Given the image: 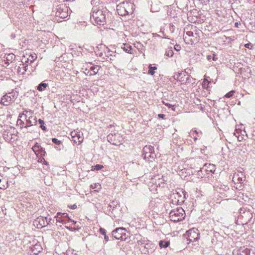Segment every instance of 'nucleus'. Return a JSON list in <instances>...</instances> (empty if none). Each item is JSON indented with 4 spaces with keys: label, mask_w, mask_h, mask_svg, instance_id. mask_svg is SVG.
Instances as JSON below:
<instances>
[{
    "label": "nucleus",
    "mask_w": 255,
    "mask_h": 255,
    "mask_svg": "<svg viewBox=\"0 0 255 255\" xmlns=\"http://www.w3.org/2000/svg\"><path fill=\"white\" fill-rule=\"evenodd\" d=\"M169 217L174 222H179L184 218L185 212L182 208H178L170 211Z\"/></svg>",
    "instance_id": "1"
},
{
    "label": "nucleus",
    "mask_w": 255,
    "mask_h": 255,
    "mask_svg": "<svg viewBox=\"0 0 255 255\" xmlns=\"http://www.w3.org/2000/svg\"><path fill=\"white\" fill-rule=\"evenodd\" d=\"M92 17L95 21V22L99 25H104L105 20L106 16L101 10H97L93 8L92 9Z\"/></svg>",
    "instance_id": "2"
},
{
    "label": "nucleus",
    "mask_w": 255,
    "mask_h": 255,
    "mask_svg": "<svg viewBox=\"0 0 255 255\" xmlns=\"http://www.w3.org/2000/svg\"><path fill=\"white\" fill-rule=\"evenodd\" d=\"M143 156L145 160L152 161L154 159V148L151 145H146L143 148Z\"/></svg>",
    "instance_id": "3"
},
{
    "label": "nucleus",
    "mask_w": 255,
    "mask_h": 255,
    "mask_svg": "<svg viewBox=\"0 0 255 255\" xmlns=\"http://www.w3.org/2000/svg\"><path fill=\"white\" fill-rule=\"evenodd\" d=\"M68 8L64 4L57 6L55 12V15L61 18H66L68 16Z\"/></svg>",
    "instance_id": "4"
},
{
    "label": "nucleus",
    "mask_w": 255,
    "mask_h": 255,
    "mask_svg": "<svg viewBox=\"0 0 255 255\" xmlns=\"http://www.w3.org/2000/svg\"><path fill=\"white\" fill-rule=\"evenodd\" d=\"M134 6V4L132 2H131L130 0H125L123 2L120 3L117 7H122L124 8L126 13H124L125 15L126 14H129L130 13H131L133 11V7Z\"/></svg>",
    "instance_id": "5"
},
{
    "label": "nucleus",
    "mask_w": 255,
    "mask_h": 255,
    "mask_svg": "<svg viewBox=\"0 0 255 255\" xmlns=\"http://www.w3.org/2000/svg\"><path fill=\"white\" fill-rule=\"evenodd\" d=\"M186 234L188 236L187 240L191 242H196L199 238L200 234L196 229L193 228L189 230Z\"/></svg>",
    "instance_id": "6"
},
{
    "label": "nucleus",
    "mask_w": 255,
    "mask_h": 255,
    "mask_svg": "<svg viewBox=\"0 0 255 255\" xmlns=\"http://www.w3.org/2000/svg\"><path fill=\"white\" fill-rule=\"evenodd\" d=\"M122 137L119 133L109 134L107 136L108 141L112 144L116 145H119L121 144L122 140H120Z\"/></svg>",
    "instance_id": "7"
},
{
    "label": "nucleus",
    "mask_w": 255,
    "mask_h": 255,
    "mask_svg": "<svg viewBox=\"0 0 255 255\" xmlns=\"http://www.w3.org/2000/svg\"><path fill=\"white\" fill-rule=\"evenodd\" d=\"M71 140L75 143L80 144L83 140V137L82 134H81L79 131L74 130L71 132Z\"/></svg>",
    "instance_id": "8"
},
{
    "label": "nucleus",
    "mask_w": 255,
    "mask_h": 255,
    "mask_svg": "<svg viewBox=\"0 0 255 255\" xmlns=\"http://www.w3.org/2000/svg\"><path fill=\"white\" fill-rule=\"evenodd\" d=\"M124 228H118L112 232V236L117 240H123V231H125Z\"/></svg>",
    "instance_id": "9"
},
{
    "label": "nucleus",
    "mask_w": 255,
    "mask_h": 255,
    "mask_svg": "<svg viewBox=\"0 0 255 255\" xmlns=\"http://www.w3.org/2000/svg\"><path fill=\"white\" fill-rule=\"evenodd\" d=\"M13 99L14 96H13V98H10V96L6 94L1 98V102L4 106H7L12 103V101Z\"/></svg>",
    "instance_id": "10"
},
{
    "label": "nucleus",
    "mask_w": 255,
    "mask_h": 255,
    "mask_svg": "<svg viewBox=\"0 0 255 255\" xmlns=\"http://www.w3.org/2000/svg\"><path fill=\"white\" fill-rule=\"evenodd\" d=\"M31 250L34 254L37 255L42 250V248L39 244L36 243L31 248Z\"/></svg>",
    "instance_id": "11"
},
{
    "label": "nucleus",
    "mask_w": 255,
    "mask_h": 255,
    "mask_svg": "<svg viewBox=\"0 0 255 255\" xmlns=\"http://www.w3.org/2000/svg\"><path fill=\"white\" fill-rule=\"evenodd\" d=\"M186 73L185 72H183L181 73H178L176 76H174L175 78L181 82H184L186 79Z\"/></svg>",
    "instance_id": "12"
},
{
    "label": "nucleus",
    "mask_w": 255,
    "mask_h": 255,
    "mask_svg": "<svg viewBox=\"0 0 255 255\" xmlns=\"http://www.w3.org/2000/svg\"><path fill=\"white\" fill-rule=\"evenodd\" d=\"M121 48L128 53H132L131 51L132 50V47L128 44H123L121 46Z\"/></svg>",
    "instance_id": "13"
},
{
    "label": "nucleus",
    "mask_w": 255,
    "mask_h": 255,
    "mask_svg": "<svg viewBox=\"0 0 255 255\" xmlns=\"http://www.w3.org/2000/svg\"><path fill=\"white\" fill-rule=\"evenodd\" d=\"M62 213L58 212L57 215L55 216L54 218L56 219V222H59L62 224H66V222L63 218L62 216H61Z\"/></svg>",
    "instance_id": "14"
},
{
    "label": "nucleus",
    "mask_w": 255,
    "mask_h": 255,
    "mask_svg": "<svg viewBox=\"0 0 255 255\" xmlns=\"http://www.w3.org/2000/svg\"><path fill=\"white\" fill-rule=\"evenodd\" d=\"M37 56L35 54L33 55H30L29 56L28 58H27V60H25L24 61V59H22V62L28 63L30 62V63H32L36 58Z\"/></svg>",
    "instance_id": "15"
},
{
    "label": "nucleus",
    "mask_w": 255,
    "mask_h": 255,
    "mask_svg": "<svg viewBox=\"0 0 255 255\" xmlns=\"http://www.w3.org/2000/svg\"><path fill=\"white\" fill-rule=\"evenodd\" d=\"M199 134V132L196 130H191L189 132V136L193 137L194 141H196Z\"/></svg>",
    "instance_id": "16"
},
{
    "label": "nucleus",
    "mask_w": 255,
    "mask_h": 255,
    "mask_svg": "<svg viewBox=\"0 0 255 255\" xmlns=\"http://www.w3.org/2000/svg\"><path fill=\"white\" fill-rule=\"evenodd\" d=\"M48 86V84L45 83H41L37 87V90L39 91H43Z\"/></svg>",
    "instance_id": "17"
},
{
    "label": "nucleus",
    "mask_w": 255,
    "mask_h": 255,
    "mask_svg": "<svg viewBox=\"0 0 255 255\" xmlns=\"http://www.w3.org/2000/svg\"><path fill=\"white\" fill-rule=\"evenodd\" d=\"M233 180L234 182L238 181L240 183H242V182L244 181L243 178L242 177H240L238 174H234Z\"/></svg>",
    "instance_id": "18"
},
{
    "label": "nucleus",
    "mask_w": 255,
    "mask_h": 255,
    "mask_svg": "<svg viewBox=\"0 0 255 255\" xmlns=\"http://www.w3.org/2000/svg\"><path fill=\"white\" fill-rule=\"evenodd\" d=\"M159 245L161 248H167L169 245V242L165 241H160Z\"/></svg>",
    "instance_id": "19"
},
{
    "label": "nucleus",
    "mask_w": 255,
    "mask_h": 255,
    "mask_svg": "<svg viewBox=\"0 0 255 255\" xmlns=\"http://www.w3.org/2000/svg\"><path fill=\"white\" fill-rule=\"evenodd\" d=\"M149 70L148 71V73L151 75H153L155 73L154 70L157 69V67L155 66L152 67L151 64H150L148 66Z\"/></svg>",
    "instance_id": "20"
},
{
    "label": "nucleus",
    "mask_w": 255,
    "mask_h": 255,
    "mask_svg": "<svg viewBox=\"0 0 255 255\" xmlns=\"http://www.w3.org/2000/svg\"><path fill=\"white\" fill-rule=\"evenodd\" d=\"M33 151L36 154V152L39 150L43 151L42 147L36 143L35 145L32 147Z\"/></svg>",
    "instance_id": "21"
},
{
    "label": "nucleus",
    "mask_w": 255,
    "mask_h": 255,
    "mask_svg": "<svg viewBox=\"0 0 255 255\" xmlns=\"http://www.w3.org/2000/svg\"><path fill=\"white\" fill-rule=\"evenodd\" d=\"M204 166L207 167V168L206 169V170L211 172H214L215 171V166L214 164H209L208 166H207V164H205Z\"/></svg>",
    "instance_id": "22"
},
{
    "label": "nucleus",
    "mask_w": 255,
    "mask_h": 255,
    "mask_svg": "<svg viewBox=\"0 0 255 255\" xmlns=\"http://www.w3.org/2000/svg\"><path fill=\"white\" fill-rule=\"evenodd\" d=\"M173 51L172 49V48H169L166 49L165 55L169 57H171L173 55Z\"/></svg>",
    "instance_id": "23"
},
{
    "label": "nucleus",
    "mask_w": 255,
    "mask_h": 255,
    "mask_svg": "<svg viewBox=\"0 0 255 255\" xmlns=\"http://www.w3.org/2000/svg\"><path fill=\"white\" fill-rule=\"evenodd\" d=\"M31 119H33V120H31L30 119L27 120V124L29 125V126L35 125L37 123V121L35 118L31 117Z\"/></svg>",
    "instance_id": "24"
},
{
    "label": "nucleus",
    "mask_w": 255,
    "mask_h": 255,
    "mask_svg": "<svg viewBox=\"0 0 255 255\" xmlns=\"http://www.w3.org/2000/svg\"><path fill=\"white\" fill-rule=\"evenodd\" d=\"M38 123L40 125V128L44 131H46L47 128L45 126H44V122L41 119H39Z\"/></svg>",
    "instance_id": "25"
},
{
    "label": "nucleus",
    "mask_w": 255,
    "mask_h": 255,
    "mask_svg": "<svg viewBox=\"0 0 255 255\" xmlns=\"http://www.w3.org/2000/svg\"><path fill=\"white\" fill-rule=\"evenodd\" d=\"M104 166L102 165L101 164H97L95 166L92 167V170H99L102 169Z\"/></svg>",
    "instance_id": "26"
},
{
    "label": "nucleus",
    "mask_w": 255,
    "mask_h": 255,
    "mask_svg": "<svg viewBox=\"0 0 255 255\" xmlns=\"http://www.w3.org/2000/svg\"><path fill=\"white\" fill-rule=\"evenodd\" d=\"M210 82L208 81L206 78L204 79V81L202 83V86L204 89H207Z\"/></svg>",
    "instance_id": "27"
},
{
    "label": "nucleus",
    "mask_w": 255,
    "mask_h": 255,
    "mask_svg": "<svg viewBox=\"0 0 255 255\" xmlns=\"http://www.w3.org/2000/svg\"><path fill=\"white\" fill-rule=\"evenodd\" d=\"M91 188L93 189H97L96 191H98L101 188V185L99 183H95L91 185Z\"/></svg>",
    "instance_id": "28"
},
{
    "label": "nucleus",
    "mask_w": 255,
    "mask_h": 255,
    "mask_svg": "<svg viewBox=\"0 0 255 255\" xmlns=\"http://www.w3.org/2000/svg\"><path fill=\"white\" fill-rule=\"evenodd\" d=\"M90 70L91 71H93L94 74H96L98 72L99 68L98 66H96V67L92 66L90 68Z\"/></svg>",
    "instance_id": "29"
},
{
    "label": "nucleus",
    "mask_w": 255,
    "mask_h": 255,
    "mask_svg": "<svg viewBox=\"0 0 255 255\" xmlns=\"http://www.w3.org/2000/svg\"><path fill=\"white\" fill-rule=\"evenodd\" d=\"M61 216H62L63 217V218H67L69 220V221H72L75 224L76 223V222H75L73 220H72L68 216V215L67 213H62L61 214Z\"/></svg>",
    "instance_id": "30"
},
{
    "label": "nucleus",
    "mask_w": 255,
    "mask_h": 255,
    "mask_svg": "<svg viewBox=\"0 0 255 255\" xmlns=\"http://www.w3.org/2000/svg\"><path fill=\"white\" fill-rule=\"evenodd\" d=\"M192 80H193V79L192 78H191L190 76H187L186 77V79H185V81L184 82L185 83H191L192 82Z\"/></svg>",
    "instance_id": "31"
},
{
    "label": "nucleus",
    "mask_w": 255,
    "mask_h": 255,
    "mask_svg": "<svg viewBox=\"0 0 255 255\" xmlns=\"http://www.w3.org/2000/svg\"><path fill=\"white\" fill-rule=\"evenodd\" d=\"M234 93H235L234 91H231L230 92H229L227 94H226V95H225V97L226 98H230V97H231L233 95Z\"/></svg>",
    "instance_id": "32"
},
{
    "label": "nucleus",
    "mask_w": 255,
    "mask_h": 255,
    "mask_svg": "<svg viewBox=\"0 0 255 255\" xmlns=\"http://www.w3.org/2000/svg\"><path fill=\"white\" fill-rule=\"evenodd\" d=\"M52 141L53 143H54L57 145H59L61 143V141L59 140L58 139H57L56 138H53L52 139Z\"/></svg>",
    "instance_id": "33"
},
{
    "label": "nucleus",
    "mask_w": 255,
    "mask_h": 255,
    "mask_svg": "<svg viewBox=\"0 0 255 255\" xmlns=\"http://www.w3.org/2000/svg\"><path fill=\"white\" fill-rule=\"evenodd\" d=\"M99 231H100V233L101 234L103 235L104 236L106 235V230L104 229H103L102 228H100V230H99Z\"/></svg>",
    "instance_id": "34"
},
{
    "label": "nucleus",
    "mask_w": 255,
    "mask_h": 255,
    "mask_svg": "<svg viewBox=\"0 0 255 255\" xmlns=\"http://www.w3.org/2000/svg\"><path fill=\"white\" fill-rule=\"evenodd\" d=\"M186 35L189 36V37H192L194 36V33L192 31H187L186 33Z\"/></svg>",
    "instance_id": "35"
},
{
    "label": "nucleus",
    "mask_w": 255,
    "mask_h": 255,
    "mask_svg": "<svg viewBox=\"0 0 255 255\" xmlns=\"http://www.w3.org/2000/svg\"><path fill=\"white\" fill-rule=\"evenodd\" d=\"M174 49H175L176 51H180V49H181V47H180V46L179 45H177H177H175L174 46Z\"/></svg>",
    "instance_id": "36"
},
{
    "label": "nucleus",
    "mask_w": 255,
    "mask_h": 255,
    "mask_svg": "<svg viewBox=\"0 0 255 255\" xmlns=\"http://www.w3.org/2000/svg\"><path fill=\"white\" fill-rule=\"evenodd\" d=\"M157 116L159 118H161V119H164L165 118V115H164V114H159L157 115Z\"/></svg>",
    "instance_id": "37"
},
{
    "label": "nucleus",
    "mask_w": 255,
    "mask_h": 255,
    "mask_svg": "<svg viewBox=\"0 0 255 255\" xmlns=\"http://www.w3.org/2000/svg\"><path fill=\"white\" fill-rule=\"evenodd\" d=\"M68 207L72 209H75L77 208V205L76 204H73V205L68 206Z\"/></svg>",
    "instance_id": "38"
},
{
    "label": "nucleus",
    "mask_w": 255,
    "mask_h": 255,
    "mask_svg": "<svg viewBox=\"0 0 255 255\" xmlns=\"http://www.w3.org/2000/svg\"><path fill=\"white\" fill-rule=\"evenodd\" d=\"M19 123V125H22V126L24 125V123L20 119H18L17 121V123Z\"/></svg>",
    "instance_id": "39"
},
{
    "label": "nucleus",
    "mask_w": 255,
    "mask_h": 255,
    "mask_svg": "<svg viewBox=\"0 0 255 255\" xmlns=\"http://www.w3.org/2000/svg\"><path fill=\"white\" fill-rule=\"evenodd\" d=\"M7 184L8 183H7L6 186H5L4 185H2L0 187V189H4L8 187Z\"/></svg>",
    "instance_id": "40"
},
{
    "label": "nucleus",
    "mask_w": 255,
    "mask_h": 255,
    "mask_svg": "<svg viewBox=\"0 0 255 255\" xmlns=\"http://www.w3.org/2000/svg\"><path fill=\"white\" fill-rule=\"evenodd\" d=\"M104 239L106 242H107L109 241V237L106 235L104 236Z\"/></svg>",
    "instance_id": "41"
},
{
    "label": "nucleus",
    "mask_w": 255,
    "mask_h": 255,
    "mask_svg": "<svg viewBox=\"0 0 255 255\" xmlns=\"http://www.w3.org/2000/svg\"><path fill=\"white\" fill-rule=\"evenodd\" d=\"M212 59L214 61H216L217 60V58L216 57V55L215 54H213Z\"/></svg>",
    "instance_id": "42"
},
{
    "label": "nucleus",
    "mask_w": 255,
    "mask_h": 255,
    "mask_svg": "<svg viewBox=\"0 0 255 255\" xmlns=\"http://www.w3.org/2000/svg\"><path fill=\"white\" fill-rule=\"evenodd\" d=\"M212 55H207V59L210 61L211 60V59H212Z\"/></svg>",
    "instance_id": "43"
},
{
    "label": "nucleus",
    "mask_w": 255,
    "mask_h": 255,
    "mask_svg": "<svg viewBox=\"0 0 255 255\" xmlns=\"http://www.w3.org/2000/svg\"><path fill=\"white\" fill-rule=\"evenodd\" d=\"M240 25H241V23H240V22H236V23H235V27H239V26Z\"/></svg>",
    "instance_id": "44"
},
{
    "label": "nucleus",
    "mask_w": 255,
    "mask_h": 255,
    "mask_svg": "<svg viewBox=\"0 0 255 255\" xmlns=\"http://www.w3.org/2000/svg\"><path fill=\"white\" fill-rule=\"evenodd\" d=\"M163 103H164V104L165 106H167V107H169V108H170V107H171L172 106V105H171V104H169V103H165V102H163Z\"/></svg>",
    "instance_id": "45"
},
{
    "label": "nucleus",
    "mask_w": 255,
    "mask_h": 255,
    "mask_svg": "<svg viewBox=\"0 0 255 255\" xmlns=\"http://www.w3.org/2000/svg\"><path fill=\"white\" fill-rule=\"evenodd\" d=\"M234 135H235L236 137H237L238 138V139H239V140H241L240 139H239V134H238V133L237 132L236 133H234Z\"/></svg>",
    "instance_id": "46"
},
{
    "label": "nucleus",
    "mask_w": 255,
    "mask_h": 255,
    "mask_svg": "<svg viewBox=\"0 0 255 255\" xmlns=\"http://www.w3.org/2000/svg\"><path fill=\"white\" fill-rule=\"evenodd\" d=\"M27 67H28V65H25V66L24 67V70H25V71H26L27 70Z\"/></svg>",
    "instance_id": "47"
},
{
    "label": "nucleus",
    "mask_w": 255,
    "mask_h": 255,
    "mask_svg": "<svg viewBox=\"0 0 255 255\" xmlns=\"http://www.w3.org/2000/svg\"><path fill=\"white\" fill-rule=\"evenodd\" d=\"M9 96H10V98H13V96H14L13 95H12L11 93H9L8 94Z\"/></svg>",
    "instance_id": "48"
},
{
    "label": "nucleus",
    "mask_w": 255,
    "mask_h": 255,
    "mask_svg": "<svg viewBox=\"0 0 255 255\" xmlns=\"http://www.w3.org/2000/svg\"><path fill=\"white\" fill-rule=\"evenodd\" d=\"M249 44H246L245 45V46H246V47H247V48H249Z\"/></svg>",
    "instance_id": "49"
},
{
    "label": "nucleus",
    "mask_w": 255,
    "mask_h": 255,
    "mask_svg": "<svg viewBox=\"0 0 255 255\" xmlns=\"http://www.w3.org/2000/svg\"><path fill=\"white\" fill-rule=\"evenodd\" d=\"M29 126H29V125H28H28H26V126L25 127V128H28V127H29Z\"/></svg>",
    "instance_id": "50"
},
{
    "label": "nucleus",
    "mask_w": 255,
    "mask_h": 255,
    "mask_svg": "<svg viewBox=\"0 0 255 255\" xmlns=\"http://www.w3.org/2000/svg\"><path fill=\"white\" fill-rule=\"evenodd\" d=\"M8 56H10L11 58L12 57L13 55H8Z\"/></svg>",
    "instance_id": "51"
},
{
    "label": "nucleus",
    "mask_w": 255,
    "mask_h": 255,
    "mask_svg": "<svg viewBox=\"0 0 255 255\" xmlns=\"http://www.w3.org/2000/svg\"><path fill=\"white\" fill-rule=\"evenodd\" d=\"M183 198H185V194H184V197H183Z\"/></svg>",
    "instance_id": "52"
},
{
    "label": "nucleus",
    "mask_w": 255,
    "mask_h": 255,
    "mask_svg": "<svg viewBox=\"0 0 255 255\" xmlns=\"http://www.w3.org/2000/svg\"><path fill=\"white\" fill-rule=\"evenodd\" d=\"M242 135H244V133H242Z\"/></svg>",
    "instance_id": "53"
}]
</instances>
